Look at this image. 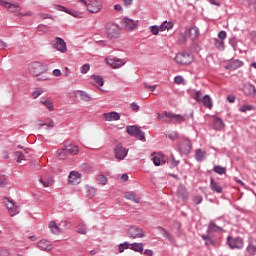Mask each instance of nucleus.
Wrapping results in <instances>:
<instances>
[{"mask_svg": "<svg viewBox=\"0 0 256 256\" xmlns=\"http://www.w3.org/2000/svg\"><path fill=\"white\" fill-rule=\"evenodd\" d=\"M28 70L33 77H39L40 75L47 73V66L41 62H32L29 64Z\"/></svg>", "mask_w": 256, "mask_h": 256, "instance_id": "nucleus-1", "label": "nucleus"}, {"mask_svg": "<svg viewBox=\"0 0 256 256\" xmlns=\"http://www.w3.org/2000/svg\"><path fill=\"white\" fill-rule=\"evenodd\" d=\"M105 32L108 39H117L121 33V28H119V25L109 22L105 26Z\"/></svg>", "mask_w": 256, "mask_h": 256, "instance_id": "nucleus-2", "label": "nucleus"}, {"mask_svg": "<svg viewBox=\"0 0 256 256\" xmlns=\"http://www.w3.org/2000/svg\"><path fill=\"white\" fill-rule=\"evenodd\" d=\"M0 5L7 9L9 13H16V15H19V13H21V5H19V3L17 2L0 0Z\"/></svg>", "mask_w": 256, "mask_h": 256, "instance_id": "nucleus-3", "label": "nucleus"}, {"mask_svg": "<svg viewBox=\"0 0 256 256\" xmlns=\"http://www.w3.org/2000/svg\"><path fill=\"white\" fill-rule=\"evenodd\" d=\"M128 237H130V239H143V237H145V231L139 226H130L128 229Z\"/></svg>", "mask_w": 256, "mask_h": 256, "instance_id": "nucleus-4", "label": "nucleus"}, {"mask_svg": "<svg viewBox=\"0 0 256 256\" xmlns=\"http://www.w3.org/2000/svg\"><path fill=\"white\" fill-rule=\"evenodd\" d=\"M106 63L109 65V67H112V69H121V67H123L127 61L115 56H109L106 58Z\"/></svg>", "mask_w": 256, "mask_h": 256, "instance_id": "nucleus-5", "label": "nucleus"}, {"mask_svg": "<svg viewBox=\"0 0 256 256\" xmlns=\"http://www.w3.org/2000/svg\"><path fill=\"white\" fill-rule=\"evenodd\" d=\"M175 61L178 65H191L193 63V56L189 53H178Z\"/></svg>", "mask_w": 256, "mask_h": 256, "instance_id": "nucleus-6", "label": "nucleus"}, {"mask_svg": "<svg viewBox=\"0 0 256 256\" xmlns=\"http://www.w3.org/2000/svg\"><path fill=\"white\" fill-rule=\"evenodd\" d=\"M5 205L11 217H15V215H19L21 208L17 206V203H15V201L10 200L9 198H5Z\"/></svg>", "mask_w": 256, "mask_h": 256, "instance_id": "nucleus-7", "label": "nucleus"}, {"mask_svg": "<svg viewBox=\"0 0 256 256\" xmlns=\"http://www.w3.org/2000/svg\"><path fill=\"white\" fill-rule=\"evenodd\" d=\"M128 153H129V149L123 147V145L121 144L116 145V148L114 149L115 157L119 161H123V159L127 157Z\"/></svg>", "mask_w": 256, "mask_h": 256, "instance_id": "nucleus-8", "label": "nucleus"}, {"mask_svg": "<svg viewBox=\"0 0 256 256\" xmlns=\"http://www.w3.org/2000/svg\"><path fill=\"white\" fill-rule=\"evenodd\" d=\"M178 151L183 155H189V153H191V141L189 139L183 140L178 145Z\"/></svg>", "mask_w": 256, "mask_h": 256, "instance_id": "nucleus-9", "label": "nucleus"}, {"mask_svg": "<svg viewBox=\"0 0 256 256\" xmlns=\"http://www.w3.org/2000/svg\"><path fill=\"white\" fill-rule=\"evenodd\" d=\"M101 7V0H89L87 11H89V13H99Z\"/></svg>", "mask_w": 256, "mask_h": 256, "instance_id": "nucleus-10", "label": "nucleus"}, {"mask_svg": "<svg viewBox=\"0 0 256 256\" xmlns=\"http://www.w3.org/2000/svg\"><path fill=\"white\" fill-rule=\"evenodd\" d=\"M54 49L60 51V53H67V43L62 38L57 37L54 41Z\"/></svg>", "mask_w": 256, "mask_h": 256, "instance_id": "nucleus-11", "label": "nucleus"}, {"mask_svg": "<svg viewBox=\"0 0 256 256\" xmlns=\"http://www.w3.org/2000/svg\"><path fill=\"white\" fill-rule=\"evenodd\" d=\"M228 245L230 249H243V239L228 237Z\"/></svg>", "mask_w": 256, "mask_h": 256, "instance_id": "nucleus-12", "label": "nucleus"}, {"mask_svg": "<svg viewBox=\"0 0 256 256\" xmlns=\"http://www.w3.org/2000/svg\"><path fill=\"white\" fill-rule=\"evenodd\" d=\"M121 24L126 31H135V29H137V24L135 21H133V19L124 18Z\"/></svg>", "mask_w": 256, "mask_h": 256, "instance_id": "nucleus-13", "label": "nucleus"}, {"mask_svg": "<svg viewBox=\"0 0 256 256\" xmlns=\"http://www.w3.org/2000/svg\"><path fill=\"white\" fill-rule=\"evenodd\" d=\"M152 161L156 167H159V165H165V156L161 153H153Z\"/></svg>", "mask_w": 256, "mask_h": 256, "instance_id": "nucleus-14", "label": "nucleus"}, {"mask_svg": "<svg viewBox=\"0 0 256 256\" xmlns=\"http://www.w3.org/2000/svg\"><path fill=\"white\" fill-rule=\"evenodd\" d=\"M81 181V174L78 172H71L69 177H68V183L69 185H78Z\"/></svg>", "mask_w": 256, "mask_h": 256, "instance_id": "nucleus-15", "label": "nucleus"}, {"mask_svg": "<svg viewBox=\"0 0 256 256\" xmlns=\"http://www.w3.org/2000/svg\"><path fill=\"white\" fill-rule=\"evenodd\" d=\"M104 119L106 121H119V119H121V115L117 112L104 113Z\"/></svg>", "mask_w": 256, "mask_h": 256, "instance_id": "nucleus-16", "label": "nucleus"}, {"mask_svg": "<svg viewBox=\"0 0 256 256\" xmlns=\"http://www.w3.org/2000/svg\"><path fill=\"white\" fill-rule=\"evenodd\" d=\"M39 249H42V251H51L53 247L51 246V243L48 240H40L37 243Z\"/></svg>", "mask_w": 256, "mask_h": 256, "instance_id": "nucleus-17", "label": "nucleus"}, {"mask_svg": "<svg viewBox=\"0 0 256 256\" xmlns=\"http://www.w3.org/2000/svg\"><path fill=\"white\" fill-rule=\"evenodd\" d=\"M49 229L51 231V233H53V235H61L62 230L61 228L57 225L56 221H51L49 223Z\"/></svg>", "mask_w": 256, "mask_h": 256, "instance_id": "nucleus-18", "label": "nucleus"}, {"mask_svg": "<svg viewBox=\"0 0 256 256\" xmlns=\"http://www.w3.org/2000/svg\"><path fill=\"white\" fill-rule=\"evenodd\" d=\"M199 29L197 28V26H194L192 28L189 29V36L191 41H197V39H199Z\"/></svg>", "mask_w": 256, "mask_h": 256, "instance_id": "nucleus-19", "label": "nucleus"}, {"mask_svg": "<svg viewBox=\"0 0 256 256\" xmlns=\"http://www.w3.org/2000/svg\"><path fill=\"white\" fill-rule=\"evenodd\" d=\"M125 199H127L128 201H133L134 203H140L141 199L139 197H137V195L135 194V192H126L124 194Z\"/></svg>", "mask_w": 256, "mask_h": 256, "instance_id": "nucleus-20", "label": "nucleus"}, {"mask_svg": "<svg viewBox=\"0 0 256 256\" xmlns=\"http://www.w3.org/2000/svg\"><path fill=\"white\" fill-rule=\"evenodd\" d=\"M210 189L215 193H223V188L213 178L210 181Z\"/></svg>", "mask_w": 256, "mask_h": 256, "instance_id": "nucleus-21", "label": "nucleus"}, {"mask_svg": "<svg viewBox=\"0 0 256 256\" xmlns=\"http://www.w3.org/2000/svg\"><path fill=\"white\" fill-rule=\"evenodd\" d=\"M67 153L70 155H77L79 153V146L75 144H70L65 146Z\"/></svg>", "mask_w": 256, "mask_h": 256, "instance_id": "nucleus-22", "label": "nucleus"}, {"mask_svg": "<svg viewBox=\"0 0 256 256\" xmlns=\"http://www.w3.org/2000/svg\"><path fill=\"white\" fill-rule=\"evenodd\" d=\"M201 103H203V105H205V107L208 109H213V100L211 99V96L205 95L202 97Z\"/></svg>", "mask_w": 256, "mask_h": 256, "instance_id": "nucleus-23", "label": "nucleus"}, {"mask_svg": "<svg viewBox=\"0 0 256 256\" xmlns=\"http://www.w3.org/2000/svg\"><path fill=\"white\" fill-rule=\"evenodd\" d=\"M40 103L44 105L49 111H55V106L53 105V101L45 100L44 98L40 99Z\"/></svg>", "mask_w": 256, "mask_h": 256, "instance_id": "nucleus-24", "label": "nucleus"}, {"mask_svg": "<svg viewBox=\"0 0 256 256\" xmlns=\"http://www.w3.org/2000/svg\"><path fill=\"white\" fill-rule=\"evenodd\" d=\"M205 157H207V152L201 149L196 150V154H195L196 161L201 162L205 159Z\"/></svg>", "mask_w": 256, "mask_h": 256, "instance_id": "nucleus-25", "label": "nucleus"}, {"mask_svg": "<svg viewBox=\"0 0 256 256\" xmlns=\"http://www.w3.org/2000/svg\"><path fill=\"white\" fill-rule=\"evenodd\" d=\"M244 91L246 93V95H256V89H255V85L253 84H247L244 88Z\"/></svg>", "mask_w": 256, "mask_h": 256, "instance_id": "nucleus-26", "label": "nucleus"}, {"mask_svg": "<svg viewBox=\"0 0 256 256\" xmlns=\"http://www.w3.org/2000/svg\"><path fill=\"white\" fill-rule=\"evenodd\" d=\"M208 231L210 233L223 232V228L219 227L217 224L211 222L208 226Z\"/></svg>", "mask_w": 256, "mask_h": 256, "instance_id": "nucleus-27", "label": "nucleus"}, {"mask_svg": "<svg viewBox=\"0 0 256 256\" xmlns=\"http://www.w3.org/2000/svg\"><path fill=\"white\" fill-rule=\"evenodd\" d=\"M130 249L136 253H143V243H132Z\"/></svg>", "mask_w": 256, "mask_h": 256, "instance_id": "nucleus-28", "label": "nucleus"}, {"mask_svg": "<svg viewBox=\"0 0 256 256\" xmlns=\"http://www.w3.org/2000/svg\"><path fill=\"white\" fill-rule=\"evenodd\" d=\"M95 195H97V189L91 186L86 187V196L88 199H93Z\"/></svg>", "mask_w": 256, "mask_h": 256, "instance_id": "nucleus-29", "label": "nucleus"}, {"mask_svg": "<svg viewBox=\"0 0 256 256\" xmlns=\"http://www.w3.org/2000/svg\"><path fill=\"white\" fill-rule=\"evenodd\" d=\"M214 45L219 49V51H225V41L219 40V38L214 39Z\"/></svg>", "mask_w": 256, "mask_h": 256, "instance_id": "nucleus-30", "label": "nucleus"}, {"mask_svg": "<svg viewBox=\"0 0 256 256\" xmlns=\"http://www.w3.org/2000/svg\"><path fill=\"white\" fill-rule=\"evenodd\" d=\"M178 195L179 197H182V199H187L189 197V192H187V189H185V187L180 186L178 188Z\"/></svg>", "mask_w": 256, "mask_h": 256, "instance_id": "nucleus-31", "label": "nucleus"}, {"mask_svg": "<svg viewBox=\"0 0 256 256\" xmlns=\"http://www.w3.org/2000/svg\"><path fill=\"white\" fill-rule=\"evenodd\" d=\"M57 159H67V148L56 151Z\"/></svg>", "mask_w": 256, "mask_h": 256, "instance_id": "nucleus-32", "label": "nucleus"}, {"mask_svg": "<svg viewBox=\"0 0 256 256\" xmlns=\"http://www.w3.org/2000/svg\"><path fill=\"white\" fill-rule=\"evenodd\" d=\"M39 183H42L43 187H51L53 185V180L51 178H40Z\"/></svg>", "mask_w": 256, "mask_h": 256, "instance_id": "nucleus-33", "label": "nucleus"}, {"mask_svg": "<svg viewBox=\"0 0 256 256\" xmlns=\"http://www.w3.org/2000/svg\"><path fill=\"white\" fill-rule=\"evenodd\" d=\"M108 182L107 177H105V175L101 174L98 175L96 177V183H98V185H106Z\"/></svg>", "mask_w": 256, "mask_h": 256, "instance_id": "nucleus-34", "label": "nucleus"}, {"mask_svg": "<svg viewBox=\"0 0 256 256\" xmlns=\"http://www.w3.org/2000/svg\"><path fill=\"white\" fill-rule=\"evenodd\" d=\"M169 31V29H173V22L164 21L160 26V31Z\"/></svg>", "mask_w": 256, "mask_h": 256, "instance_id": "nucleus-35", "label": "nucleus"}, {"mask_svg": "<svg viewBox=\"0 0 256 256\" xmlns=\"http://www.w3.org/2000/svg\"><path fill=\"white\" fill-rule=\"evenodd\" d=\"M214 125L215 129H223V127H225V123H223V120L219 117L214 119Z\"/></svg>", "mask_w": 256, "mask_h": 256, "instance_id": "nucleus-36", "label": "nucleus"}, {"mask_svg": "<svg viewBox=\"0 0 256 256\" xmlns=\"http://www.w3.org/2000/svg\"><path fill=\"white\" fill-rule=\"evenodd\" d=\"M137 131H139V127H137V126L127 127V133H128V135H131L132 137H135V135L137 134Z\"/></svg>", "mask_w": 256, "mask_h": 256, "instance_id": "nucleus-37", "label": "nucleus"}, {"mask_svg": "<svg viewBox=\"0 0 256 256\" xmlns=\"http://www.w3.org/2000/svg\"><path fill=\"white\" fill-rule=\"evenodd\" d=\"M214 173H217L218 175H225L227 173V169L225 167L221 166H215L213 168Z\"/></svg>", "mask_w": 256, "mask_h": 256, "instance_id": "nucleus-38", "label": "nucleus"}, {"mask_svg": "<svg viewBox=\"0 0 256 256\" xmlns=\"http://www.w3.org/2000/svg\"><path fill=\"white\" fill-rule=\"evenodd\" d=\"M202 239L205 241V245L209 247V245H215V240H213L210 236L202 235Z\"/></svg>", "mask_w": 256, "mask_h": 256, "instance_id": "nucleus-39", "label": "nucleus"}, {"mask_svg": "<svg viewBox=\"0 0 256 256\" xmlns=\"http://www.w3.org/2000/svg\"><path fill=\"white\" fill-rule=\"evenodd\" d=\"M78 93L82 101H86V102L91 101V96H89V94H87L85 91H79Z\"/></svg>", "mask_w": 256, "mask_h": 256, "instance_id": "nucleus-40", "label": "nucleus"}, {"mask_svg": "<svg viewBox=\"0 0 256 256\" xmlns=\"http://www.w3.org/2000/svg\"><path fill=\"white\" fill-rule=\"evenodd\" d=\"M92 78L94 79L96 85H98V87H103L104 83L103 82V78L101 76H92Z\"/></svg>", "mask_w": 256, "mask_h": 256, "instance_id": "nucleus-41", "label": "nucleus"}, {"mask_svg": "<svg viewBox=\"0 0 256 256\" xmlns=\"http://www.w3.org/2000/svg\"><path fill=\"white\" fill-rule=\"evenodd\" d=\"M134 137H136V139H139L140 141H145V133L141 131L140 128L138 129Z\"/></svg>", "mask_w": 256, "mask_h": 256, "instance_id": "nucleus-42", "label": "nucleus"}, {"mask_svg": "<svg viewBox=\"0 0 256 256\" xmlns=\"http://www.w3.org/2000/svg\"><path fill=\"white\" fill-rule=\"evenodd\" d=\"M134 137H136V139H139L140 141H145V133L141 131L140 128L138 129Z\"/></svg>", "mask_w": 256, "mask_h": 256, "instance_id": "nucleus-43", "label": "nucleus"}, {"mask_svg": "<svg viewBox=\"0 0 256 256\" xmlns=\"http://www.w3.org/2000/svg\"><path fill=\"white\" fill-rule=\"evenodd\" d=\"M44 91L41 88H37L33 93H32V97L33 99H37L39 97H41V95H43Z\"/></svg>", "mask_w": 256, "mask_h": 256, "instance_id": "nucleus-44", "label": "nucleus"}, {"mask_svg": "<svg viewBox=\"0 0 256 256\" xmlns=\"http://www.w3.org/2000/svg\"><path fill=\"white\" fill-rule=\"evenodd\" d=\"M15 155L17 157V163H21L22 161H25V155H23V152L16 151Z\"/></svg>", "mask_w": 256, "mask_h": 256, "instance_id": "nucleus-45", "label": "nucleus"}, {"mask_svg": "<svg viewBox=\"0 0 256 256\" xmlns=\"http://www.w3.org/2000/svg\"><path fill=\"white\" fill-rule=\"evenodd\" d=\"M77 233H79L80 235H87V226L79 225Z\"/></svg>", "mask_w": 256, "mask_h": 256, "instance_id": "nucleus-46", "label": "nucleus"}, {"mask_svg": "<svg viewBox=\"0 0 256 256\" xmlns=\"http://www.w3.org/2000/svg\"><path fill=\"white\" fill-rule=\"evenodd\" d=\"M168 139H170L171 141H176V139H179V133L177 132H170L168 134Z\"/></svg>", "mask_w": 256, "mask_h": 256, "instance_id": "nucleus-47", "label": "nucleus"}, {"mask_svg": "<svg viewBox=\"0 0 256 256\" xmlns=\"http://www.w3.org/2000/svg\"><path fill=\"white\" fill-rule=\"evenodd\" d=\"M194 99L198 103H201V101H203V95L201 94V91H196L195 92Z\"/></svg>", "mask_w": 256, "mask_h": 256, "instance_id": "nucleus-48", "label": "nucleus"}, {"mask_svg": "<svg viewBox=\"0 0 256 256\" xmlns=\"http://www.w3.org/2000/svg\"><path fill=\"white\" fill-rule=\"evenodd\" d=\"M247 251L248 253H250V255H255L256 253V246L253 244H249L247 247Z\"/></svg>", "mask_w": 256, "mask_h": 256, "instance_id": "nucleus-49", "label": "nucleus"}, {"mask_svg": "<svg viewBox=\"0 0 256 256\" xmlns=\"http://www.w3.org/2000/svg\"><path fill=\"white\" fill-rule=\"evenodd\" d=\"M253 106L252 105H244L240 107L241 113H247V111H252Z\"/></svg>", "mask_w": 256, "mask_h": 256, "instance_id": "nucleus-50", "label": "nucleus"}, {"mask_svg": "<svg viewBox=\"0 0 256 256\" xmlns=\"http://www.w3.org/2000/svg\"><path fill=\"white\" fill-rule=\"evenodd\" d=\"M41 127H48L49 129H53V127H55V122L50 120L48 123L40 124V129Z\"/></svg>", "mask_w": 256, "mask_h": 256, "instance_id": "nucleus-51", "label": "nucleus"}, {"mask_svg": "<svg viewBox=\"0 0 256 256\" xmlns=\"http://www.w3.org/2000/svg\"><path fill=\"white\" fill-rule=\"evenodd\" d=\"M89 69H91V65L89 64H84L81 68V73L82 75H85L89 72Z\"/></svg>", "mask_w": 256, "mask_h": 256, "instance_id": "nucleus-52", "label": "nucleus"}, {"mask_svg": "<svg viewBox=\"0 0 256 256\" xmlns=\"http://www.w3.org/2000/svg\"><path fill=\"white\" fill-rule=\"evenodd\" d=\"M218 39L220 40V41H225L226 39H227V32H225V31H220L219 33H218Z\"/></svg>", "mask_w": 256, "mask_h": 256, "instance_id": "nucleus-53", "label": "nucleus"}, {"mask_svg": "<svg viewBox=\"0 0 256 256\" xmlns=\"http://www.w3.org/2000/svg\"><path fill=\"white\" fill-rule=\"evenodd\" d=\"M159 229H161L164 233V237H166V239H168L169 241H173V236H171V234L164 228L159 227Z\"/></svg>", "mask_w": 256, "mask_h": 256, "instance_id": "nucleus-54", "label": "nucleus"}, {"mask_svg": "<svg viewBox=\"0 0 256 256\" xmlns=\"http://www.w3.org/2000/svg\"><path fill=\"white\" fill-rule=\"evenodd\" d=\"M56 9L57 11H63L64 13H68V15H71V10L65 8L64 6L57 5Z\"/></svg>", "mask_w": 256, "mask_h": 256, "instance_id": "nucleus-55", "label": "nucleus"}, {"mask_svg": "<svg viewBox=\"0 0 256 256\" xmlns=\"http://www.w3.org/2000/svg\"><path fill=\"white\" fill-rule=\"evenodd\" d=\"M159 31H161V28L159 26H151L152 35H159Z\"/></svg>", "mask_w": 256, "mask_h": 256, "instance_id": "nucleus-56", "label": "nucleus"}, {"mask_svg": "<svg viewBox=\"0 0 256 256\" xmlns=\"http://www.w3.org/2000/svg\"><path fill=\"white\" fill-rule=\"evenodd\" d=\"M17 17H31L33 16V12L31 11H28L26 13H22V12H19L18 14H16Z\"/></svg>", "mask_w": 256, "mask_h": 256, "instance_id": "nucleus-57", "label": "nucleus"}, {"mask_svg": "<svg viewBox=\"0 0 256 256\" xmlns=\"http://www.w3.org/2000/svg\"><path fill=\"white\" fill-rule=\"evenodd\" d=\"M174 119L178 122V123H183V121H185V116H181L179 114H174Z\"/></svg>", "mask_w": 256, "mask_h": 256, "instance_id": "nucleus-58", "label": "nucleus"}, {"mask_svg": "<svg viewBox=\"0 0 256 256\" xmlns=\"http://www.w3.org/2000/svg\"><path fill=\"white\" fill-rule=\"evenodd\" d=\"M183 81H184L183 76H176L174 78V82L176 83V85H181Z\"/></svg>", "mask_w": 256, "mask_h": 256, "instance_id": "nucleus-59", "label": "nucleus"}, {"mask_svg": "<svg viewBox=\"0 0 256 256\" xmlns=\"http://www.w3.org/2000/svg\"><path fill=\"white\" fill-rule=\"evenodd\" d=\"M145 89H150V91H155L157 89V85H149L147 83H144Z\"/></svg>", "mask_w": 256, "mask_h": 256, "instance_id": "nucleus-60", "label": "nucleus"}, {"mask_svg": "<svg viewBox=\"0 0 256 256\" xmlns=\"http://www.w3.org/2000/svg\"><path fill=\"white\" fill-rule=\"evenodd\" d=\"M37 77V81H47L49 79V77H47V75L41 74L40 76H36Z\"/></svg>", "mask_w": 256, "mask_h": 256, "instance_id": "nucleus-61", "label": "nucleus"}, {"mask_svg": "<svg viewBox=\"0 0 256 256\" xmlns=\"http://www.w3.org/2000/svg\"><path fill=\"white\" fill-rule=\"evenodd\" d=\"M7 185L5 176L1 175L0 176V187H5Z\"/></svg>", "mask_w": 256, "mask_h": 256, "instance_id": "nucleus-62", "label": "nucleus"}, {"mask_svg": "<svg viewBox=\"0 0 256 256\" xmlns=\"http://www.w3.org/2000/svg\"><path fill=\"white\" fill-rule=\"evenodd\" d=\"M202 202H203V197H201V196L194 197V203L196 205H200V203H202Z\"/></svg>", "mask_w": 256, "mask_h": 256, "instance_id": "nucleus-63", "label": "nucleus"}, {"mask_svg": "<svg viewBox=\"0 0 256 256\" xmlns=\"http://www.w3.org/2000/svg\"><path fill=\"white\" fill-rule=\"evenodd\" d=\"M131 109H132V111H135V112L139 111V106H138V104L135 103V102H133V103L131 104Z\"/></svg>", "mask_w": 256, "mask_h": 256, "instance_id": "nucleus-64", "label": "nucleus"}]
</instances>
